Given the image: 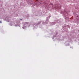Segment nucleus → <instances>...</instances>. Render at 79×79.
Listing matches in <instances>:
<instances>
[{
    "instance_id": "nucleus-1",
    "label": "nucleus",
    "mask_w": 79,
    "mask_h": 79,
    "mask_svg": "<svg viewBox=\"0 0 79 79\" xmlns=\"http://www.w3.org/2000/svg\"><path fill=\"white\" fill-rule=\"evenodd\" d=\"M0 23H2V21H0Z\"/></svg>"
},
{
    "instance_id": "nucleus-2",
    "label": "nucleus",
    "mask_w": 79,
    "mask_h": 79,
    "mask_svg": "<svg viewBox=\"0 0 79 79\" xmlns=\"http://www.w3.org/2000/svg\"><path fill=\"white\" fill-rule=\"evenodd\" d=\"M20 20H22V19H20Z\"/></svg>"
}]
</instances>
